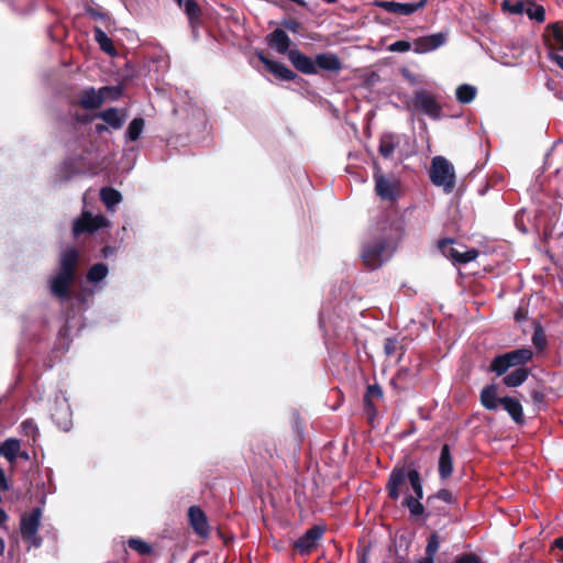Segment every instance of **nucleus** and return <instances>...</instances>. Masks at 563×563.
I'll list each match as a JSON object with an SVG mask.
<instances>
[{"label": "nucleus", "mask_w": 563, "mask_h": 563, "mask_svg": "<svg viewBox=\"0 0 563 563\" xmlns=\"http://www.w3.org/2000/svg\"><path fill=\"white\" fill-rule=\"evenodd\" d=\"M380 230L388 232L375 236V239L368 243H365L362 247V260L367 268L376 269L380 267L384 262L389 260L394 251V241L398 228H394V224L385 219L380 222Z\"/></svg>", "instance_id": "obj_1"}, {"label": "nucleus", "mask_w": 563, "mask_h": 563, "mask_svg": "<svg viewBox=\"0 0 563 563\" xmlns=\"http://www.w3.org/2000/svg\"><path fill=\"white\" fill-rule=\"evenodd\" d=\"M79 253L75 247H67L60 253L58 272L49 280V290L59 299L70 298V288L76 279Z\"/></svg>", "instance_id": "obj_2"}, {"label": "nucleus", "mask_w": 563, "mask_h": 563, "mask_svg": "<svg viewBox=\"0 0 563 563\" xmlns=\"http://www.w3.org/2000/svg\"><path fill=\"white\" fill-rule=\"evenodd\" d=\"M406 479L409 481V484L413 490V498L421 500L423 498L422 478L413 463H411L408 467L396 466L393 468L386 484L388 497L391 500H397L400 496V487L405 484Z\"/></svg>", "instance_id": "obj_3"}, {"label": "nucleus", "mask_w": 563, "mask_h": 563, "mask_svg": "<svg viewBox=\"0 0 563 563\" xmlns=\"http://www.w3.org/2000/svg\"><path fill=\"white\" fill-rule=\"evenodd\" d=\"M533 357V352L529 347H521L499 354L493 358L489 371L496 375H505L511 367H525Z\"/></svg>", "instance_id": "obj_4"}, {"label": "nucleus", "mask_w": 563, "mask_h": 563, "mask_svg": "<svg viewBox=\"0 0 563 563\" xmlns=\"http://www.w3.org/2000/svg\"><path fill=\"white\" fill-rule=\"evenodd\" d=\"M407 109L424 114L433 121L443 118L442 106L437 97L426 89H419L413 92L410 102L407 104Z\"/></svg>", "instance_id": "obj_5"}, {"label": "nucleus", "mask_w": 563, "mask_h": 563, "mask_svg": "<svg viewBox=\"0 0 563 563\" xmlns=\"http://www.w3.org/2000/svg\"><path fill=\"white\" fill-rule=\"evenodd\" d=\"M429 177L434 186L443 187L445 192H452L456 177L454 166L443 156H434L431 161Z\"/></svg>", "instance_id": "obj_6"}, {"label": "nucleus", "mask_w": 563, "mask_h": 563, "mask_svg": "<svg viewBox=\"0 0 563 563\" xmlns=\"http://www.w3.org/2000/svg\"><path fill=\"white\" fill-rule=\"evenodd\" d=\"M373 178L375 192L382 200L394 202L399 198L401 184L396 176L383 174L380 167L375 165Z\"/></svg>", "instance_id": "obj_7"}, {"label": "nucleus", "mask_w": 563, "mask_h": 563, "mask_svg": "<svg viewBox=\"0 0 563 563\" xmlns=\"http://www.w3.org/2000/svg\"><path fill=\"white\" fill-rule=\"evenodd\" d=\"M42 509L33 508L31 512L23 514L20 520L21 537L24 542L33 548H40L43 539L37 536L41 526Z\"/></svg>", "instance_id": "obj_8"}, {"label": "nucleus", "mask_w": 563, "mask_h": 563, "mask_svg": "<svg viewBox=\"0 0 563 563\" xmlns=\"http://www.w3.org/2000/svg\"><path fill=\"white\" fill-rule=\"evenodd\" d=\"M107 225L108 220L104 216H92L89 211H82L81 216L74 221L73 233L75 236L84 233H95Z\"/></svg>", "instance_id": "obj_9"}, {"label": "nucleus", "mask_w": 563, "mask_h": 563, "mask_svg": "<svg viewBox=\"0 0 563 563\" xmlns=\"http://www.w3.org/2000/svg\"><path fill=\"white\" fill-rule=\"evenodd\" d=\"M325 528L313 526L309 528L295 543L294 550L300 555H309L317 547L318 541L323 537Z\"/></svg>", "instance_id": "obj_10"}, {"label": "nucleus", "mask_w": 563, "mask_h": 563, "mask_svg": "<svg viewBox=\"0 0 563 563\" xmlns=\"http://www.w3.org/2000/svg\"><path fill=\"white\" fill-rule=\"evenodd\" d=\"M453 240L451 239H442L438 242V247L442 252L443 255L451 258L453 262L457 264H467L478 256V251L476 249L467 250L466 252H460L451 244Z\"/></svg>", "instance_id": "obj_11"}, {"label": "nucleus", "mask_w": 563, "mask_h": 563, "mask_svg": "<svg viewBox=\"0 0 563 563\" xmlns=\"http://www.w3.org/2000/svg\"><path fill=\"white\" fill-rule=\"evenodd\" d=\"M188 521L194 532L202 538L207 539L210 536V526L208 517L199 506H191L188 509Z\"/></svg>", "instance_id": "obj_12"}, {"label": "nucleus", "mask_w": 563, "mask_h": 563, "mask_svg": "<svg viewBox=\"0 0 563 563\" xmlns=\"http://www.w3.org/2000/svg\"><path fill=\"white\" fill-rule=\"evenodd\" d=\"M383 397V388L377 383L367 386L366 391L363 396V407L369 423H372L375 420L378 413L375 401L382 400Z\"/></svg>", "instance_id": "obj_13"}, {"label": "nucleus", "mask_w": 563, "mask_h": 563, "mask_svg": "<svg viewBox=\"0 0 563 563\" xmlns=\"http://www.w3.org/2000/svg\"><path fill=\"white\" fill-rule=\"evenodd\" d=\"M256 56L265 68L275 77L286 81H291L297 78V74L295 71L289 69L283 63L268 58L263 51L256 52Z\"/></svg>", "instance_id": "obj_14"}, {"label": "nucleus", "mask_w": 563, "mask_h": 563, "mask_svg": "<svg viewBox=\"0 0 563 563\" xmlns=\"http://www.w3.org/2000/svg\"><path fill=\"white\" fill-rule=\"evenodd\" d=\"M445 41L446 35L444 33H434L431 35L421 36L415 40L413 51L417 54H426L439 48L445 43Z\"/></svg>", "instance_id": "obj_15"}, {"label": "nucleus", "mask_w": 563, "mask_h": 563, "mask_svg": "<svg viewBox=\"0 0 563 563\" xmlns=\"http://www.w3.org/2000/svg\"><path fill=\"white\" fill-rule=\"evenodd\" d=\"M288 59L298 71L305 75H316L318 73L314 59L305 55L299 49H290L288 52Z\"/></svg>", "instance_id": "obj_16"}, {"label": "nucleus", "mask_w": 563, "mask_h": 563, "mask_svg": "<svg viewBox=\"0 0 563 563\" xmlns=\"http://www.w3.org/2000/svg\"><path fill=\"white\" fill-rule=\"evenodd\" d=\"M180 8L184 10L188 19V23L192 31V34L197 36L198 29L202 24L203 12L201 7L196 0H183V5Z\"/></svg>", "instance_id": "obj_17"}, {"label": "nucleus", "mask_w": 563, "mask_h": 563, "mask_svg": "<svg viewBox=\"0 0 563 563\" xmlns=\"http://www.w3.org/2000/svg\"><path fill=\"white\" fill-rule=\"evenodd\" d=\"M104 101V97L99 91L97 92L93 87H90L88 89L82 90L78 95L77 101H75V104L80 106L81 108L86 110H96L99 109Z\"/></svg>", "instance_id": "obj_18"}, {"label": "nucleus", "mask_w": 563, "mask_h": 563, "mask_svg": "<svg viewBox=\"0 0 563 563\" xmlns=\"http://www.w3.org/2000/svg\"><path fill=\"white\" fill-rule=\"evenodd\" d=\"M266 43L279 54H288L291 41L283 29H276L266 36Z\"/></svg>", "instance_id": "obj_19"}, {"label": "nucleus", "mask_w": 563, "mask_h": 563, "mask_svg": "<svg viewBox=\"0 0 563 563\" xmlns=\"http://www.w3.org/2000/svg\"><path fill=\"white\" fill-rule=\"evenodd\" d=\"M314 63L317 69L320 68L332 73H339L343 68L341 59L333 53L317 54Z\"/></svg>", "instance_id": "obj_20"}, {"label": "nucleus", "mask_w": 563, "mask_h": 563, "mask_svg": "<svg viewBox=\"0 0 563 563\" xmlns=\"http://www.w3.org/2000/svg\"><path fill=\"white\" fill-rule=\"evenodd\" d=\"M499 401H500V405L504 407V409L508 412V415L511 417V419L516 423H518V424L525 423L523 409L518 399L506 396V397H501L499 399Z\"/></svg>", "instance_id": "obj_21"}, {"label": "nucleus", "mask_w": 563, "mask_h": 563, "mask_svg": "<svg viewBox=\"0 0 563 563\" xmlns=\"http://www.w3.org/2000/svg\"><path fill=\"white\" fill-rule=\"evenodd\" d=\"M438 501H443L445 504H454L456 499L449 489L442 488L437 493L429 495L426 500L427 507L431 509V511H434V514H439L440 511L443 510L441 506H437Z\"/></svg>", "instance_id": "obj_22"}, {"label": "nucleus", "mask_w": 563, "mask_h": 563, "mask_svg": "<svg viewBox=\"0 0 563 563\" xmlns=\"http://www.w3.org/2000/svg\"><path fill=\"white\" fill-rule=\"evenodd\" d=\"M93 152L86 150L85 155L71 161V166L76 173L93 172L98 167V158L92 157Z\"/></svg>", "instance_id": "obj_23"}, {"label": "nucleus", "mask_w": 563, "mask_h": 563, "mask_svg": "<svg viewBox=\"0 0 563 563\" xmlns=\"http://www.w3.org/2000/svg\"><path fill=\"white\" fill-rule=\"evenodd\" d=\"M453 473V457L449 444H443L439 459V476L441 479L449 478Z\"/></svg>", "instance_id": "obj_24"}, {"label": "nucleus", "mask_w": 563, "mask_h": 563, "mask_svg": "<svg viewBox=\"0 0 563 563\" xmlns=\"http://www.w3.org/2000/svg\"><path fill=\"white\" fill-rule=\"evenodd\" d=\"M482 406L487 410H496L500 405L497 397V386L494 384L485 386L479 395Z\"/></svg>", "instance_id": "obj_25"}, {"label": "nucleus", "mask_w": 563, "mask_h": 563, "mask_svg": "<svg viewBox=\"0 0 563 563\" xmlns=\"http://www.w3.org/2000/svg\"><path fill=\"white\" fill-rule=\"evenodd\" d=\"M93 37L102 52L110 56H115L118 54L112 40L106 34L101 26H93Z\"/></svg>", "instance_id": "obj_26"}, {"label": "nucleus", "mask_w": 563, "mask_h": 563, "mask_svg": "<svg viewBox=\"0 0 563 563\" xmlns=\"http://www.w3.org/2000/svg\"><path fill=\"white\" fill-rule=\"evenodd\" d=\"M96 118L103 120L109 126L114 130L122 128L124 123V117L120 115L117 108H108L95 114Z\"/></svg>", "instance_id": "obj_27"}, {"label": "nucleus", "mask_w": 563, "mask_h": 563, "mask_svg": "<svg viewBox=\"0 0 563 563\" xmlns=\"http://www.w3.org/2000/svg\"><path fill=\"white\" fill-rule=\"evenodd\" d=\"M530 375V369L527 367H517L515 371L505 374L503 377V384L507 387L521 386Z\"/></svg>", "instance_id": "obj_28"}, {"label": "nucleus", "mask_w": 563, "mask_h": 563, "mask_svg": "<svg viewBox=\"0 0 563 563\" xmlns=\"http://www.w3.org/2000/svg\"><path fill=\"white\" fill-rule=\"evenodd\" d=\"M547 31L551 33L553 40L555 41L554 45L549 41L547 34H544V40L550 53H553L554 49L563 51V26L559 22L551 23L547 26Z\"/></svg>", "instance_id": "obj_29"}, {"label": "nucleus", "mask_w": 563, "mask_h": 563, "mask_svg": "<svg viewBox=\"0 0 563 563\" xmlns=\"http://www.w3.org/2000/svg\"><path fill=\"white\" fill-rule=\"evenodd\" d=\"M21 449V441L15 438H9L1 446V455H3L11 464L15 463Z\"/></svg>", "instance_id": "obj_30"}, {"label": "nucleus", "mask_w": 563, "mask_h": 563, "mask_svg": "<svg viewBox=\"0 0 563 563\" xmlns=\"http://www.w3.org/2000/svg\"><path fill=\"white\" fill-rule=\"evenodd\" d=\"M401 504L404 507L408 508L410 515L413 517H421L424 515L429 517L433 512L430 510L428 514H426V507L421 504L420 500H418V498H413L412 495H407Z\"/></svg>", "instance_id": "obj_31"}, {"label": "nucleus", "mask_w": 563, "mask_h": 563, "mask_svg": "<svg viewBox=\"0 0 563 563\" xmlns=\"http://www.w3.org/2000/svg\"><path fill=\"white\" fill-rule=\"evenodd\" d=\"M427 3L428 0H419L411 3L395 2L393 13L398 15H411L418 10L424 8Z\"/></svg>", "instance_id": "obj_32"}, {"label": "nucleus", "mask_w": 563, "mask_h": 563, "mask_svg": "<svg viewBox=\"0 0 563 563\" xmlns=\"http://www.w3.org/2000/svg\"><path fill=\"white\" fill-rule=\"evenodd\" d=\"M398 145L394 134H384L379 140L378 152L384 158H389Z\"/></svg>", "instance_id": "obj_33"}, {"label": "nucleus", "mask_w": 563, "mask_h": 563, "mask_svg": "<svg viewBox=\"0 0 563 563\" xmlns=\"http://www.w3.org/2000/svg\"><path fill=\"white\" fill-rule=\"evenodd\" d=\"M531 341L538 351H543L548 346V339L542 324L539 321H533V333Z\"/></svg>", "instance_id": "obj_34"}, {"label": "nucleus", "mask_w": 563, "mask_h": 563, "mask_svg": "<svg viewBox=\"0 0 563 563\" xmlns=\"http://www.w3.org/2000/svg\"><path fill=\"white\" fill-rule=\"evenodd\" d=\"M528 4L526 7L525 13L528 15L530 20H534L538 23H543L545 21V9L541 4H537L534 0H527Z\"/></svg>", "instance_id": "obj_35"}, {"label": "nucleus", "mask_w": 563, "mask_h": 563, "mask_svg": "<svg viewBox=\"0 0 563 563\" xmlns=\"http://www.w3.org/2000/svg\"><path fill=\"white\" fill-rule=\"evenodd\" d=\"M100 199L108 208H111L121 201L122 196L117 189L104 187L100 190Z\"/></svg>", "instance_id": "obj_36"}, {"label": "nucleus", "mask_w": 563, "mask_h": 563, "mask_svg": "<svg viewBox=\"0 0 563 563\" xmlns=\"http://www.w3.org/2000/svg\"><path fill=\"white\" fill-rule=\"evenodd\" d=\"M476 92L477 91L474 86L463 84L457 87L455 95L459 102L466 104L475 99Z\"/></svg>", "instance_id": "obj_37"}, {"label": "nucleus", "mask_w": 563, "mask_h": 563, "mask_svg": "<svg viewBox=\"0 0 563 563\" xmlns=\"http://www.w3.org/2000/svg\"><path fill=\"white\" fill-rule=\"evenodd\" d=\"M108 275V266L103 263H97L93 264L88 273H87V279L90 283H99L103 280Z\"/></svg>", "instance_id": "obj_38"}, {"label": "nucleus", "mask_w": 563, "mask_h": 563, "mask_svg": "<svg viewBox=\"0 0 563 563\" xmlns=\"http://www.w3.org/2000/svg\"><path fill=\"white\" fill-rule=\"evenodd\" d=\"M145 121L143 118L133 119L126 130V136L130 141H136L140 139L141 133L144 129Z\"/></svg>", "instance_id": "obj_39"}, {"label": "nucleus", "mask_w": 563, "mask_h": 563, "mask_svg": "<svg viewBox=\"0 0 563 563\" xmlns=\"http://www.w3.org/2000/svg\"><path fill=\"white\" fill-rule=\"evenodd\" d=\"M527 4V0H518L515 3L510 0H503L500 7L504 12H508L510 14H522L525 13Z\"/></svg>", "instance_id": "obj_40"}, {"label": "nucleus", "mask_w": 563, "mask_h": 563, "mask_svg": "<svg viewBox=\"0 0 563 563\" xmlns=\"http://www.w3.org/2000/svg\"><path fill=\"white\" fill-rule=\"evenodd\" d=\"M86 13L88 14L89 18L100 21L103 24V26L107 29L111 24V18H110L109 13L107 11H103L100 8L88 7L86 9Z\"/></svg>", "instance_id": "obj_41"}, {"label": "nucleus", "mask_w": 563, "mask_h": 563, "mask_svg": "<svg viewBox=\"0 0 563 563\" xmlns=\"http://www.w3.org/2000/svg\"><path fill=\"white\" fill-rule=\"evenodd\" d=\"M440 548V536L437 531H433L428 537V542L426 547V556L431 558L434 561V556L438 553Z\"/></svg>", "instance_id": "obj_42"}, {"label": "nucleus", "mask_w": 563, "mask_h": 563, "mask_svg": "<svg viewBox=\"0 0 563 563\" xmlns=\"http://www.w3.org/2000/svg\"><path fill=\"white\" fill-rule=\"evenodd\" d=\"M128 545L141 555H150L152 553V547L141 539L131 538L128 540Z\"/></svg>", "instance_id": "obj_43"}, {"label": "nucleus", "mask_w": 563, "mask_h": 563, "mask_svg": "<svg viewBox=\"0 0 563 563\" xmlns=\"http://www.w3.org/2000/svg\"><path fill=\"white\" fill-rule=\"evenodd\" d=\"M399 349L400 346L397 338L390 336L385 339L384 353L387 357L393 356Z\"/></svg>", "instance_id": "obj_44"}, {"label": "nucleus", "mask_w": 563, "mask_h": 563, "mask_svg": "<svg viewBox=\"0 0 563 563\" xmlns=\"http://www.w3.org/2000/svg\"><path fill=\"white\" fill-rule=\"evenodd\" d=\"M21 428H22L23 433L26 437L32 438L33 441L36 440V437L38 434V429H37L36 424L32 420L23 421L22 424H21Z\"/></svg>", "instance_id": "obj_45"}, {"label": "nucleus", "mask_w": 563, "mask_h": 563, "mask_svg": "<svg viewBox=\"0 0 563 563\" xmlns=\"http://www.w3.org/2000/svg\"><path fill=\"white\" fill-rule=\"evenodd\" d=\"M280 25L292 33H298L302 27V24L296 19H285Z\"/></svg>", "instance_id": "obj_46"}, {"label": "nucleus", "mask_w": 563, "mask_h": 563, "mask_svg": "<svg viewBox=\"0 0 563 563\" xmlns=\"http://www.w3.org/2000/svg\"><path fill=\"white\" fill-rule=\"evenodd\" d=\"M410 48H411V43L408 41H402V40L396 41L395 43H393L388 46V51L399 52V53L408 52V51H410Z\"/></svg>", "instance_id": "obj_47"}, {"label": "nucleus", "mask_w": 563, "mask_h": 563, "mask_svg": "<svg viewBox=\"0 0 563 563\" xmlns=\"http://www.w3.org/2000/svg\"><path fill=\"white\" fill-rule=\"evenodd\" d=\"M530 397L537 407L545 406V394L542 389H533Z\"/></svg>", "instance_id": "obj_48"}, {"label": "nucleus", "mask_w": 563, "mask_h": 563, "mask_svg": "<svg viewBox=\"0 0 563 563\" xmlns=\"http://www.w3.org/2000/svg\"><path fill=\"white\" fill-rule=\"evenodd\" d=\"M454 563H483L481 558L474 553H464L460 555Z\"/></svg>", "instance_id": "obj_49"}, {"label": "nucleus", "mask_w": 563, "mask_h": 563, "mask_svg": "<svg viewBox=\"0 0 563 563\" xmlns=\"http://www.w3.org/2000/svg\"><path fill=\"white\" fill-rule=\"evenodd\" d=\"M74 119H75V121L77 123L87 124L90 121H92L93 119H96V117H95V114L91 115V114H79V113H76L74 115Z\"/></svg>", "instance_id": "obj_50"}, {"label": "nucleus", "mask_w": 563, "mask_h": 563, "mask_svg": "<svg viewBox=\"0 0 563 563\" xmlns=\"http://www.w3.org/2000/svg\"><path fill=\"white\" fill-rule=\"evenodd\" d=\"M395 1H382L377 0L374 2V5L382 8L390 13H393Z\"/></svg>", "instance_id": "obj_51"}, {"label": "nucleus", "mask_w": 563, "mask_h": 563, "mask_svg": "<svg viewBox=\"0 0 563 563\" xmlns=\"http://www.w3.org/2000/svg\"><path fill=\"white\" fill-rule=\"evenodd\" d=\"M528 318V310L525 307H519L515 312V320L517 322H521L527 320Z\"/></svg>", "instance_id": "obj_52"}, {"label": "nucleus", "mask_w": 563, "mask_h": 563, "mask_svg": "<svg viewBox=\"0 0 563 563\" xmlns=\"http://www.w3.org/2000/svg\"><path fill=\"white\" fill-rule=\"evenodd\" d=\"M9 484H8V481H7V476H5V473L3 471V468L0 467V493L1 492H7L9 490Z\"/></svg>", "instance_id": "obj_53"}, {"label": "nucleus", "mask_w": 563, "mask_h": 563, "mask_svg": "<svg viewBox=\"0 0 563 563\" xmlns=\"http://www.w3.org/2000/svg\"><path fill=\"white\" fill-rule=\"evenodd\" d=\"M408 374H409V369L408 368L399 369L398 373L396 374V376L390 380V384L393 386H396V382L404 379Z\"/></svg>", "instance_id": "obj_54"}, {"label": "nucleus", "mask_w": 563, "mask_h": 563, "mask_svg": "<svg viewBox=\"0 0 563 563\" xmlns=\"http://www.w3.org/2000/svg\"><path fill=\"white\" fill-rule=\"evenodd\" d=\"M549 58L563 69V56L556 53H549Z\"/></svg>", "instance_id": "obj_55"}, {"label": "nucleus", "mask_w": 563, "mask_h": 563, "mask_svg": "<svg viewBox=\"0 0 563 563\" xmlns=\"http://www.w3.org/2000/svg\"><path fill=\"white\" fill-rule=\"evenodd\" d=\"M115 252V249L110 246V245H106L101 249V254L104 258L109 257L110 255L114 254Z\"/></svg>", "instance_id": "obj_56"}, {"label": "nucleus", "mask_w": 563, "mask_h": 563, "mask_svg": "<svg viewBox=\"0 0 563 563\" xmlns=\"http://www.w3.org/2000/svg\"><path fill=\"white\" fill-rule=\"evenodd\" d=\"M552 549H559L563 551V536L556 538L552 543Z\"/></svg>", "instance_id": "obj_57"}, {"label": "nucleus", "mask_w": 563, "mask_h": 563, "mask_svg": "<svg viewBox=\"0 0 563 563\" xmlns=\"http://www.w3.org/2000/svg\"><path fill=\"white\" fill-rule=\"evenodd\" d=\"M95 130L98 134H102L103 132L108 131V128L106 124L99 123V124H96Z\"/></svg>", "instance_id": "obj_58"}, {"label": "nucleus", "mask_w": 563, "mask_h": 563, "mask_svg": "<svg viewBox=\"0 0 563 563\" xmlns=\"http://www.w3.org/2000/svg\"><path fill=\"white\" fill-rule=\"evenodd\" d=\"M8 520L7 512L0 507V525L4 523Z\"/></svg>", "instance_id": "obj_59"}, {"label": "nucleus", "mask_w": 563, "mask_h": 563, "mask_svg": "<svg viewBox=\"0 0 563 563\" xmlns=\"http://www.w3.org/2000/svg\"><path fill=\"white\" fill-rule=\"evenodd\" d=\"M18 457L25 460V461H27L30 459L29 453L26 451H21V449L19 450Z\"/></svg>", "instance_id": "obj_60"}, {"label": "nucleus", "mask_w": 563, "mask_h": 563, "mask_svg": "<svg viewBox=\"0 0 563 563\" xmlns=\"http://www.w3.org/2000/svg\"><path fill=\"white\" fill-rule=\"evenodd\" d=\"M417 563H434V561L431 558L424 556L421 560H419Z\"/></svg>", "instance_id": "obj_61"}, {"label": "nucleus", "mask_w": 563, "mask_h": 563, "mask_svg": "<svg viewBox=\"0 0 563 563\" xmlns=\"http://www.w3.org/2000/svg\"><path fill=\"white\" fill-rule=\"evenodd\" d=\"M5 543L4 540L0 537V555L4 553Z\"/></svg>", "instance_id": "obj_62"}, {"label": "nucleus", "mask_w": 563, "mask_h": 563, "mask_svg": "<svg viewBox=\"0 0 563 563\" xmlns=\"http://www.w3.org/2000/svg\"><path fill=\"white\" fill-rule=\"evenodd\" d=\"M292 2L297 3L302 8H307V2L305 0H294Z\"/></svg>", "instance_id": "obj_63"}, {"label": "nucleus", "mask_w": 563, "mask_h": 563, "mask_svg": "<svg viewBox=\"0 0 563 563\" xmlns=\"http://www.w3.org/2000/svg\"><path fill=\"white\" fill-rule=\"evenodd\" d=\"M358 563H366V553L363 552L362 555L358 556Z\"/></svg>", "instance_id": "obj_64"}]
</instances>
